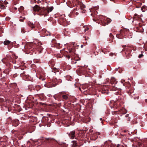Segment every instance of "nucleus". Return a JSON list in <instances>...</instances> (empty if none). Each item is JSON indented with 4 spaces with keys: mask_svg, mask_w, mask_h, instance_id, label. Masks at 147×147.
I'll use <instances>...</instances> for the list:
<instances>
[{
    "mask_svg": "<svg viewBox=\"0 0 147 147\" xmlns=\"http://www.w3.org/2000/svg\"><path fill=\"white\" fill-rule=\"evenodd\" d=\"M73 144L72 146L73 147H75L77 146V143L76 141H72Z\"/></svg>",
    "mask_w": 147,
    "mask_h": 147,
    "instance_id": "nucleus-12",
    "label": "nucleus"
},
{
    "mask_svg": "<svg viewBox=\"0 0 147 147\" xmlns=\"http://www.w3.org/2000/svg\"><path fill=\"white\" fill-rule=\"evenodd\" d=\"M11 42V41L7 40H5L3 44L5 45H7L9 44Z\"/></svg>",
    "mask_w": 147,
    "mask_h": 147,
    "instance_id": "nucleus-9",
    "label": "nucleus"
},
{
    "mask_svg": "<svg viewBox=\"0 0 147 147\" xmlns=\"http://www.w3.org/2000/svg\"><path fill=\"white\" fill-rule=\"evenodd\" d=\"M140 1H141V2H138V8L140 7H139V5H141L142 4V3H144V0H140Z\"/></svg>",
    "mask_w": 147,
    "mask_h": 147,
    "instance_id": "nucleus-14",
    "label": "nucleus"
},
{
    "mask_svg": "<svg viewBox=\"0 0 147 147\" xmlns=\"http://www.w3.org/2000/svg\"><path fill=\"white\" fill-rule=\"evenodd\" d=\"M53 7H50L48 8L47 9V12L48 13H49V12L53 10Z\"/></svg>",
    "mask_w": 147,
    "mask_h": 147,
    "instance_id": "nucleus-8",
    "label": "nucleus"
},
{
    "mask_svg": "<svg viewBox=\"0 0 147 147\" xmlns=\"http://www.w3.org/2000/svg\"><path fill=\"white\" fill-rule=\"evenodd\" d=\"M141 63V62H140V61H138V63Z\"/></svg>",
    "mask_w": 147,
    "mask_h": 147,
    "instance_id": "nucleus-29",
    "label": "nucleus"
},
{
    "mask_svg": "<svg viewBox=\"0 0 147 147\" xmlns=\"http://www.w3.org/2000/svg\"><path fill=\"white\" fill-rule=\"evenodd\" d=\"M1 3V1H0V3ZM0 8L4 9L5 8V6L3 4H0Z\"/></svg>",
    "mask_w": 147,
    "mask_h": 147,
    "instance_id": "nucleus-13",
    "label": "nucleus"
},
{
    "mask_svg": "<svg viewBox=\"0 0 147 147\" xmlns=\"http://www.w3.org/2000/svg\"><path fill=\"white\" fill-rule=\"evenodd\" d=\"M89 28H88L86 27L85 29L84 30V32H86V31H87L88 30Z\"/></svg>",
    "mask_w": 147,
    "mask_h": 147,
    "instance_id": "nucleus-17",
    "label": "nucleus"
},
{
    "mask_svg": "<svg viewBox=\"0 0 147 147\" xmlns=\"http://www.w3.org/2000/svg\"><path fill=\"white\" fill-rule=\"evenodd\" d=\"M28 26L31 27L32 29L34 28L35 26L34 25V24L31 23V22H29L28 23Z\"/></svg>",
    "mask_w": 147,
    "mask_h": 147,
    "instance_id": "nucleus-10",
    "label": "nucleus"
},
{
    "mask_svg": "<svg viewBox=\"0 0 147 147\" xmlns=\"http://www.w3.org/2000/svg\"><path fill=\"white\" fill-rule=\"evenodd\" d=\"M142 62H144L145 61V60L144 59H143L142 60Z\"/></svg>",
    "mask_w": 147,
    "mask_h": 147,
    "instance_id": "nucleus-23",
    "label": "nucleus"
},
{
    "mask_svg": "<svg viewBox=\"0 0 147 147\" xmlns=\"http://www.w3.org/2000/svg\"><path fill=\"white\" fill-rule=\"evenodd\" d=\"M146 102H147V99L146 100Z\"/></svg>",
    "mask_w": 147,
    "mask_h": 147,
    "instance_id": "nucleus-32",
    "label": "nucleus"
},
{
    "mask_svg": "<svg viewBox=\"0 0 147 147\" xmlns=\"http://www.w3.org/2000/svg\"><path fill=\"white\" fill-rule=\"evenodd\" d=\"M75 131H73L71 132L70 133H69V135L71 138L73 139L75 137Z\"/></svg>",
    "mask_w": 147,
    "mask_h": 147,
    "instance_id": "nucleus-5",
    "label": "nucleus"
},
{
    "mask_svg": "<svg viewBox=\"0 0 147 147\" xmlns=\"http://www.w3.org/2000/svg\"><path fill=\"white\" fill-rule=\"evenodd\" d=\"M110 22V19L105 17L103 20H102L101 23L102 25L105 26L106 24H108Z\"/></svg>",
    "mask_w": 147,
    "mask_h": 147,
    "instance_id": "nucleus-2",
    "label": "nucleus"
},
{
    "mask_svg": "<svg viewBox=\"0 0 147 147\" xmlns=\"http://www.w3.org/2000/svg\"><path fill=\"white\" fill-rule=\"evenodd\" d=\"M83 47V45H81V47Z\"/></svg>",
    "mask_w": 147,
    "mask_h": 147,
    "instance_id": "nucleus-28",
    "label": "nucleus"
},
{
    "mask_svg": "<svg viewBox=\"0 0 147 147\" xmlns=\"http://www.w3.org/2000/svg\"><path fill=\"white\" fill-rule=\"evenodd\" d=\"M143 31H144L143 30H142V31H141V32H143Z\"/></svg>",
    "mask_w": 147,
    "mask_h": 147,
    "instance_id": "nucleus-27",
    "label": "nucleus"
},
{
    "mask_svg": "<svg viewBox=\"0 0 147 147\" xmlns=\"http://www.w3.org/2000/svg\"><path fill=\"white\" fill-rule=\"evenodd\" d=\"M138 18L137 17V14H135L133 17V20L134 21H133V22L135 20H137V18Z\"/></svg>",
    "mask_w": 147,
    "mask_h": 147,
    "instance_id": "nucleus-11",
    "label": "nucleus"
},
{
    "mask_svg": "<svg viewBox=\"0 0 147 147\" xmlns=\"http://www.w3.org/2000/svg\"><path fill=\"white\" fill-rule=\"evenodd\" d=\"M41 8L40 7L37 5H35L33 7V10L35 11H38Z\"/></svg>",
    "mask_w": 147,
    "mask_h": 147,
    "instance_id": "nucleus-3",
    "label": "nucleus"
},
{
    "mask_svg": "<svg viewBox=\"0 0 147 147\" xmlns=\"http://www.w3.org/2000/svg\"><path fill=\"white\" fill-rule=\"evenodd\" d=\"M138 27H139V26H140V28H141V26H140V23L138 24Z\"/></svg>",
    "mask_w": 147,
    "mask_h": 147,
    "instance_id": "nucleus-24",
    "label": "nucleus"
},
{
    "mask_svg": "<svg viewBox=\"0 0 147 147\" xmlns=\"http://www.w3.org/2000/svg\"><path fill=\"white\" fill-rule=\"evenodd\" d=\"M129 115L128 114L126 115H125V117H128Z\"/></svg>",
    "mask_w": 147,
    "mask_h": 147,
    "instance_id": "nucleus-21",
    "label": "nucleus"
},
{
    "mask_svg": "<svg viewBox=\"0 0 147 147\" xmlns=\"http://www.w3.org/2000/svg\"><path fill=\"white\" fill-rule=\"evenodd\" d=\"M138 147H146L147 146V139H141L138 138Z\"/></svg>",
    "mask_w": 147,
    "mask_h": 147,
    "instance_id": "nucleus-1",
    "label": "nucleus"
},
{
    "mask_svg": "<svg viewBox=\"0 0 147 147\" xmlns=\"http://www.w3.org/2000/svg\"><path fill=\"white\" fill-rule=\"evenodd\" d=\"M141 54H140L138 56V58H141L143 57L144 56V54H145V53H144V51H141Z\"/></svg>",
    "mask_w": 147,
    "mask_h": 147,
    "instance_id": "nucleus-6",
    "label": "nucleus"
},
{
    "mask_svg": "<svg viewBox=\"0 0 147 147\" xmlns=\"http://www.w3.org/2000/svg\"><path fill=\"white\" fill-rule=\"evenodd\" d=\"M141 10L143 12H144L146 11V6H143L141 8Z\"/></svg>",
    "mask_w": 147,
    "mask_h": 147,
    "instance_id": "nucleus-7",
    "label": "nucleus"
},
{
    "mask_svg": "<svg viewBox=\"0 0 147 147\" xmlns=\"http://www.w3.org/2000/svg\"><path fill=\"white\" fill-rule=\"evenodd\" d=\"M16 3H15V2H14V5H16Z\"/></svg>",
    "mask_w": 147,
    "mask_h": 147,
    "instance_id": "nucleus-26",
    "label": "nucleus"
},
{
    "mask_svg": "<svg viewBox=\"0 0 147 147\" xmlns=\"http://www.w3.org/2000/svg\"><path fill=\"white\" fill-rule=\"evenodd\" d=\"M24 8V7L22 6H21L20 7V9H23Z\"/></svg>",
    "mask_w": 147,
    "mask_h": 147,
    "instance_id": "nucleus-20",
    "label": "nucleus"
},
{
    "mask_svg": "<svg viewBox=\"0 0 147 147\" xmlns=\"http://www.w3.org/2000/svg\"><path fill=\"white\" fill-rule=\"evenodd\" d=\"M25 19V17H23L22 19V18H20V21H22V22H23L24 20Z\"/></svg>",
    "mask_w": 147,
    "mask_h": 147,
    "instance_id": "nucleus-16",
    "label": "nucleus"
},
{
    "mask_svg": "<svg viewBox=\"0 0 147 147\" xmlns=\"http://www.w3.org/2000/svg\"><path fill=\"white\" fill-rule=\"evenodd\" d=\"M70 56L69 55H67L66 56V57H67L68 59H69L70 58Z\"/></svg>",
    "mask_w": 147,
    "mask_h": 147,
    "instance_id": "nucleus-18",
    "label": "nucleus"
},
{
    "mask_svg": "<svg viewBox=\"0 0 147 147\" xmlns=\"http://www.w3.org/2000/svg\"><path fill=\"white\" fill-rule=\"evenodd\" d=\"M100 120H102V118H100Z\"/></svg>",
    "mask_w": 147,
    "mask_h": 147,
    "instance_id": "nucleus-33",
    "label": "nucleus"
},
{
    "mask_svg": "<svg viewBox=\"0 0 147 147\" xmlns=\"http://www.w3.org/2000/svg\"><path fill=\"white\" fill-rule=\"evenodd\" d=\"M62 97L64 99L66 100L68 98V96L66 95H63L62 96Z\"/></svg>",
    "mask_w": 147,
    "mask_h": 147,
    "instance_id": "nucleus-15",
    "label": "nucleus"
},
{
    "mask_svg": "<svg viewBox=\"0 0 147 147\" xmlns=\"http://www.w3.org/2000/svg\"><path fill=\"white\" fill-rule=\"evenodd\" d=\"M14 8V9H17V8H16V7H15Z\"/></svg>",
    "mask_w": 147,
    "mask_h": 147,
    "instance_id": "nucleus-31",
    "label": "nucleus"
},
{
    "mask_svg": "<svg viewBox=\"0 0 147 147\" xmlns=\"http://www.w3.org/2000/svg\"><path fill=\"white\" fill-rule=\"evenodd\" d=\"M82 5L84 8H85L86 7L84 5Z\"/></svg>",
    "mask_w": 147,
    "mask_h": 147,
    "instance_id": "nucleus-22",
    "label": "nucleus"
},
{
    "mask_svg": "<svg viewBox=\"0 0 147 147\" xmlns=\"http://www.w3.org/2000/svg\"><path fill=\"white\" fill-rule=\"evenodd\" d=\"M110 36L111 37H112V38H113V35L111 33H110Z\"/></svg>",
    "mask_w": 147,
    "mask_h": 147,
    "instance_id": "nucleus-19",
    "label": "nucleus"
},
{
    "mask_svg": "<svg viewBox=\"0 0 147 147\" xmlns=\"http://www.w3.org/2000/svg\"><path fill=\"white\" fill-rule=\"evenodd\" d=\"M140 30H141L140 29V28H138V32H140Z\"/></svg>",
    "mask_w": 147,
    "mask_h": 147,
    "instance_id": "nucleus-25",
    "label": "nucleus"
},
{
    "mask_svg": "<svg viewBox=\"0 0 147 147\" xmlns=\"http://www.w3.org/2000/svg\"><path fill=\"white\" fill-rule=\"evenodd\" d=\"M145 47V44L144 42H142V43H138V49H142L144 48Z\"/></svg>",
    "mask_w": 147,
    "mask_h": 147,
    "instance_id": "nucleus-4",
    "label": "nucleus"
},
{
    "mask_svg": "<svg viewBox=\"0 0 147 147\" xmlns=\"http://www.w3.org/2000/svg\"><path fill=\"white\" fill-rule=\"evenodd\" d=\"M125 46L123 45V46H122V47H125Z\"/></svg>",
    "mask_w": 147,
    "mask_h": 147,
    "instance_id": "nucleus-30",
    "label": "nucleus"
}]
</instances>
